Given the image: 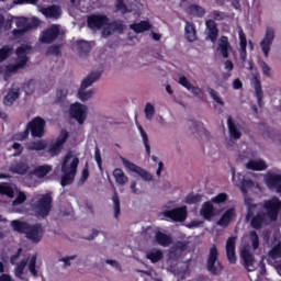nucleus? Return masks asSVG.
Wrapping results in <instances>:
<instances>
[{"label": "nucleus", "mask_w": 281, "mask_h": 281, "mask_svg": "<svg viewBox=\"0 0 281 281\" xmlns=\"http://www.w3.org/2000/svg\"><path fill=\"white\" fill-rule=\"evenodd\" d=\"M78 164H80V159L74 153L69 151L61 162V180L60 186L63 188L67 186H71L74 180L76 179V172H78Z\"/></svg>", "instance_id": "1"}, {"label": "nucleus", "mask_w": 281, "mask_h": 281, "mask_svg": "<svg viewBox=\"0 0 281 281\" xmlns=\"http://www.w3.org/2000/svg\"><path fill=\"white\" fill-rule=\"evenodd\" d=\"M11 227H13L14 232H19V234H25L26 238L32 243H41L45 232L41 224L30 225L29 223L19 220L12 221Z\"/></svg>", "instance_id": "2"}, {"label": "nucleus", "mask_w": 281, "mask_h": 281, "mask_svg": "<svg viewBox=\"0 0 281 281\" xmlns=\"http://www.w3.org/2000/svg\"><path fill=\"white\" fill-rule=\"evenodd\" d=\"M100 76L101 75L98 71L91 72L81 81V86L77 92V98L81 102H88V100H91L93 95H95V89H89V87H91V85H93L94 82H98V80H100Z\"/></svg>", "instance_id": "3"}, {"label": "nucleus", "mask_w": 281, "mask_h": 281, "mask_svg": "<svg viewBox=\"0 0 281 281\" xmlns=\"http://www.w3.org/2000/svg\"><path fill=\"white\" fill-rule=\"evenodd\" d=\"M52 203L53 198L50 193L38 194L33 199V210L35 216H41V218H45V216H49L52 212Z\"/></svg>", "instance_id": "4"}, {"label": "nucleus", "mask_w": 281, "mask_h": 281, "mask_svg": "<svg viewBox=\"0 0 281 281\" xmlns=\"http://www.w3.org/2000/svg\"><path fill=\"white\" fill-rule=\"evenodd\" d=\"M0 194H4L5 196H9V199H14L15 196V200L12 201V205H21L27 201V195L12 187L10 183L0 184Z\"/></svg>", "instance_id": "5"}, {"label": "nucleus", "mask_w": 281, "mask_h": 281, "mask_svg": "<svg viewBox=\"0 0 281 281\" xmlns=\"http://www.w3.org/2000/svg\"><path fill=\"white\" fill-rule=\"evenodd\" d=\"M31 50L32 48L27 45H22L16 49L18 57L15 64L7 67L9 74H14L15 71H19V69H23V67L27 65V54H30Z\"/></svg>", "instance_id": "6"}, {"label": "nucleus", "mask_w": 281, "mask_h": 281, "mask_svg": "<svg viewBox=\"0 0 281 281\" xmlns=\"http://www.w3.org/2000/svg\"><path fill=\"white\" fill-rule=\"evenodd\" d=\"M188 217V206L177 207L172 210H164L158 213V218L164 221V218H170L173 223H183Z\"/></svg>", "instance_id": "7"}, {"label": "nucleus", "mask_w": 281, "mask_h": 281, "mask_svg": "<svg viewBox=\"0 0 281 281\" xmlns=\"http://www.w3.org/2000/svg\"><path fill=\"white\" fill-rule=\"evenodd\" d=\"M87 113H89V108L79 102L71 104L69 108L70 117L76 120L80 125L85 124L87 121Z\"/></svg>", "instance_id": "8"}, {"label": "nucleus", "mask_w": 281, "mask_h": 281, "mask_svg": "<svg viewBox=\"0 0 281 281\" xmlns=\"http://www.w3.org/2000/svg\"><path fill=\"white\" fill-rule=\"evenodd\" d=\"M273 41H276V30L267 26L265 36L259 43L261 52L266 58H269V54H271V45H273Z\"/></svg>", "instance_id": "9"}, {"label": "nucleus", "mask_w": 281, "mask_h": 281, "mask_svg": "<svg viewBox=\"0 0 281 281\" xmlns=\"http://www.w3.org/2000/svg\"><path fill=\"white\" fill-rule=\"evenodd\" d=\"M218 260V250L216 249V246H211L210 254L207 258L206 269L210 271V273H213V276H218L222 271L221 263L216 262Z\"/></svg>", "instance_id": "10"}, {"label": "nucleus", "mask_w": 281, "mask_h": 281, "mask_svg": "<svg viewBox=\"0 0 281 281\" xmlns=\"http://www.w3.org/2000/svg\"><path fill=\"white\" fill-rule=\"evenodd\" d=\"M121 161L124 168L128 170V172H135L136 175H139L144 181H153V175H150V172L146 171L142 167L131 162L128 159L122 156H121Z\"/></svg>", "instance_id": "11"}, {"label": "nucleus", "mask_w": 281, "mask_h": 281, "mask_svg": "<svg viewBox=\"0 0 281 281\" xmlns=\"http://www.w3.org/2000/svg\"><path fill=\"white\" fill-rule=\"evenodd\" d=\"M37 10L43 14L46 19H53L58 21L63 16V9L58 4H53L49 7H44L43 4H37Z\"/></svg>", "instance_id": "12"}, {"label": "nucleus", "mask_w": 281, "mask_h": 281, "mask_svg": "<svg viewBox=\"0 0 281 281\" xmlns=\"http://www.w3.org/2000/svg\"><path fill=\"white\" fill-rule=\"evenodd\" d=\"M26 130H29V132L31 131L33 137H43L45 135V120L41 116L33 119L26 125Z\"/></svg>", "instance_id": "13"}, {"label": "nucleus", "mask_w": 281, "mask_h": 281, "mask_svg": "<svg viewBox=\"0 0 281 281\" xmlns=\"http://www.w3.org/2000/svg\"><path fill=\"white\" fill-rule=\"evenodd\" d=\"M67 139H69V132L61 131L57 140L55 143L50 144V146L48 148V153H49L50 157H57V155H60V153L63 151V146H64L65 142H67Z\"/></svg>", "instance_id": "14"}, {"label": "nucleus", "mask_w": 281, "mask_h": 281, "mask_svg": "<svg viewBox=\"0 0 281 281\" xmlns=\"http://www.w3.org/2000/svg\"><path fill=\"white\" fill-rule=\"evenodd\" d=\"M59 35H60V25L53 24L42 33L40 41L41 43H46V44L54 43V41H56Z\"/></svg>", "instance_id": "15"}, {"label": "nucleus", "mask_w": 281, "mask_h": 281, "mask_svg": "<svg viewBox=\"0 0 281 281\" xmlns=\"http://www.w3.org/2000/svg\"><path fill=\"white\" fill-rule=\"evenodd\" d=\"M109 16L102 14H93L88 18V27L90 30H102L104 25H109Z\"/></svg>", "instance_id": "16"}, {"label": "nucleus", "mask_w": 281, "mask_h": 281, "mask_svg": "<svg viewBox=\"0 0 281 281\" xmlns=\"http://www.w3.org/2000/svg\"><path fill=\"white\" fill-rule=\"evenodd\" d=\"M76 91V86L66 85L57 89L55 94V104H63L67 100L68 95H71Z\"/></svg>", "instance_id": "17"}, {"label": "nucleus", "mask_w": 281, "mask_h": 281, "mask_svg": "<svg viewBox=\"0 0 281 281\" xmlns=\"http://www.w3.org/2000/svg\"><path fill=\"white\" fill-rule=\"evenodd\" d=\"M240 256L243 258L245 269H247V271H255L256 267L254 265H256V259L249 250V246L243 247Z\"/></svg>", "instance_id": "18"}, {"label": "nucleus", "mask_w": 281, "mask_h": 281, "mask_svg": "<svg viewBox=\"0 0 281 281\" xmlns=\"http://www.w3.org/2000/svg\"><path fill=\"white\" fill-rule=\"evenodd\" d=\"M178 85H181V87H184L187 91H190L192 95L199 97L203 93V89L199 86H192L190 80L183 75L178 76Z\"/></svg>", "instance_id": "19"}, {"label": "nucleus", "mask_w": 281, "mask_h": 281, "mask_svg": "<svg viewBox=\"0 0 281 281\" xmlns=\"http://www.w3.org/2000/svg\"><path fill=\"white\" fill-rule=\"evenodd\" d=\"M189 245V241H177L169 250L168 256L170 260H178V258H181V255L188 249Z\"/></svg>", "instance_id": "20"}, {"label": "nucleus", "mask_w": 281, "mask_h": 281, "mask_svg": "<svg viewBox=\"0 0 281 281\" xmlns=\"http://www.w3.org/2000/svg\"><path fill=\"white\" fill-rule=\"evenodd\" d=\"M18 27L12 31L13 36H23L27 31V19L26 18H11V24Z\"/></svg>", "instance_id": "21"}, {"label": "nucleus", "mask_w": 281, "mask_h": 281, "mask_svg": "<svg viewBox=\"0 0 281 281\" xmlns=\"http://www.w3.org/2000/svg\"><path fill=\"white\" fill-rule=\"evenodd\" d=\"M232 44H229L227 36H222L217 42V54L223 56V58H229V52H232Z\"/></svg>", "instance_id": "22"}, {"label": "nucleus", "mask_w": 281, "mask_h": 281, "mask_svg": "<svg viewBox=\"0 0 281 281\" xmlns=\"http://www.w3.org/2000/svg\"><path fill=\"white\" fill-rule=\"evenodd\" d=\"M217 211L214 209V204L212 202H204L200 209V216L204 218V221H212L214 216H216Z\"/></svg>", "instance_id": "23"}, {"label": "nucleus", "mask_w": 281, "mask_h": 281, "mask_svg": "<svg viewBox=\"0 0 281 281\" xmlns=\"http://www.w3.org/2000/svg\"><path fill=\"white\" fill-rule=\"evenodd\" d=\"M226 256L231 265H236V237L232 236L226 240Z\"/></svg>", "instance_id": "24"}, {"label": "nucleus", "mask_w": 281, "mask_h": 281, "mask_svg": "<svg viewBox=\"0 0 281 281\" xmlns=\"http://www.w3.org/2000/svg\"><path fill=\"white\" fill-rule=\"evenodd\" d=\"M266 183L270 188H274L281 194V175L268 172Z\"/></svg>", "instance_id": "25"}, {"label": "nucleus", "mask_w": 281, "mask_h": 281, "mask_svg": "<svg viewBox=\"0 0 281 281\" xmlns=\"http://www.w3.org/2000/svg\"><path fill=\"white\" fill-rule=\"evenodd\" d=\"M142 8V4L139 2H134V7L133 5H128L124 3V0H117L116 2V10L119 12H122V14H126L128 12H137V10H139Z\"/></svg>", "instance_id": "26"}, {"label": "nucleus", "mask_w": 281, "mask_h": 281, "mask_svg": "<svg viewBox=\"0 0 281 281\" xmlns=\"http://www.w3.org/2000/svg\"><path fill=\"white\" fill-rule=\"evenodd\" d=\"M227 127L231 139H240L243 137V133H240V130H238V126L234 123L232 116H228L227 119Z\"/></svg>", "instance_id": "27"}, {"label": "nucleus", "mask_w": 281, "mask_h": 281, "mask_svg": "<svg viewBox=\"0 0 281 281\" xmlns=\"http://www.w3.org/2000/svg\"><path fill=\"white\" fill-rule=\"evenodd\" d=\"M89 49H91V46L87 41L80 40L74 44V50L77 52L81 58L89 54Z\"/></svg>", "instance_id": "28"}, {"label": "nucleus", "mask_w": 281, "mask_h": 281, "mask_svg": "<svg viewBox=\"0 0 281 281\" xmlns=\"http://www.w3.org/2000/svg\"><path fill=\"white\" fill-rule=\"evenodd\" d=\"M205 25L210 41L215 43L216 38H218V27H216V22H214V20H207Z\"/></svg>", "instance_id": "29"}, {"label": "nucleus", "mask_w": 281, "mask_h": 281, "mask_svg": "<svg viewBox=\"0 0 281 281\" xmlns=\"http://www.w3.org/2000/svg\"><path fill=\"white\" fill-rule=\"evenodd\" d=\"M184 36L189 43H194L196 41V27L194 23L187 22L184 26Z\"/></svg>", "instance_id": "30"}, {"label": "nucleus", "mask_w": 281, "mask_h": 281, "mask_svg": "<svg viewBox=\"0 0 281 281\" xmlns=\"http://www.w3.org/2000/svg\"><path fill=\"white\" fill-rule=\"evenodd\" d=\"M112 175L117 186H126V183H128V178L121 168L114 169Z\"/></svg>", "instance_id": "31"}, {"label": "nucleus", "mask_w": 281, "mask_h": 281, "mask_svg": "<svg viewBox=\"0 0 281 281\" xmlns=\"http://www.w3.org/2000/svg\"><path fill=\"white\" fill-rule=\"evenodd\" d=\"M19 88H12L4 97L3 103L5 106H12L19 100Z\"/></svg>", "instance_id": "32"}, {"label": "nucleus", "mask_w": 281, "mask_h": 281, "mask_svg": "<svg viewBox=\"0 0 281 281\" xmlns=\"http://www.w3.org/2000/svg\"><path fill=\"white\" fill-rule=\"evenodd\" d=\"M146 258L153 263L159 262V260L164 259V251L157 248H153L146 251Z\"/></svg>", "instance_id": "33"}, {"label": "nucleus", "mask_w": 281, "mask_h": 281, "mask_svg": "<svg viewBox=\"0 0 281 281\" xmlns=\"http://www.w3.org/2000/svg\"><path fill=\"white\" fill-rule=\"evenodd\" d=\"M247 170H267V162L262 159L250 160L246 164Z\"/></svg>", "instance_id": "34"}, {"label": "nucleus", "mask_w": 281, "mask_h": 281, "mask_svg": "<svg viewBox=\"0 0 281 281\" xmlns=\"http://www.w3.org/2000/svg\"><path fill=\"white\" fill-rule=\"evenodd\" d=\"M30 167L25 162H16L13 165H10L9 172H12V175H25Z\"/></svg>", "instance_id": "35"}, {"label": "nucleus", "mask_w": 281, "mask_h": 281, "mask_svg": "<svg viewBox=\"0 0 281 281\" xmlns=\"http://www.w3.org/2000/svg\"><path fill=\"white\" fill-rule=\"evenodd\" d=\"M45 148H47L46 140H31L26 144L27 150H35L38 153L41 150H45Z\"/></svg>", "instance_id": "36"}, {"label": "nucleus", "mask_w": 281, "mask_h": 281, "mask_svg": "<svg viewBox=\"0 0 281 281\" xmlns=\"http://www.w3.org/2000/svg\"><path fill=\"white\" fill-rule=\"evenodd\" d=\"M188 14L191 16H198L199 19H202V16H205V9L198 4H191L187 9Z\"/></svg>", "instance_id": "37"}, {"label": "nucleus", "mask_w": 281, "mask_h": 281, "mask_svg": "<svg viewBox=\"0 0 281 281\" xmlns=\"http://www.w3.org/2000/svg\"><path fill=\"white\" fill-rule=\"evenodd\" d=\"M130 30H133L136 34H142V32H148V30H150V23L148 21L134 23L130 25Z\"/></svg>", "instance_id": "38"}, {"label": "nucleus", "mask_w": 281, "mask_h": 281, "mask_svg": "<svg viewBox=\"0 0 281 281\" xmlns=\"http://www.w3.org/2000/svg\"><path fill=\"white\" fill-rule=\"evenodd\" d=\"M281 260V243L273 246L269 251V262H280Z\"/></svg>", "instance_id": "39"}, {"label": "nucleus", "mask_w": 281, "mask_h": 281, "mask_svg": "<svg viewBox=\"0 0 281 281\" xmlns=\"http://www.w3.org/2000/svg\"><path fill=\"white\" fill-rule=\"evenodd\" d=\"M155 238H156L158 245H161V247H169V245H172V237H170L161 232H157L155 235Z\"/></svg>", "instance_id": "40"}, {"label": "nucleus", "mask_w": 281, "mask_h": 281, "mask_svg": "<svg viewBox=\"0 0 281 281\" xmlns=\"http://www.w3.org/2000/svg\"><path fill=\"white\" fill-rule=\"evenodd\" d=\"M235 211L234 209H229L227 210L222 217L220 218V221L217 222V225H220V227H227L229 225V221H232V217L234 216Z\"/></svg>", "instance_id": "41"}, {"label": "nucleus", "mask_w": 281, "mask_h": 281, "mask_svg": "<svg viewBox=\"0 0 281 281\" xmlns=\"http://www.w3.org/2000/svg\"><path fill=\"white\" fill-rule=\"evenodd\" d=\"M136 126H137V130L139 131L140 137L143 139L145 150H146L147 155H150V144H148V133H146V131H144V127H142L139 125V123H137Z\"/></svg>", "instance_id": "42"}, {"label": "nucleus", "mask_w": 281, "mask_h": 281, "mask_svg": "<svg viewBox=\"0 0 281 281\" xmlns=\"http://www.w3.org/2000/svg\"><path fill=\"white\" fill-rule=\"evenodd\" d=\"M52 172V167L49 166H41L35 169V176L38 177V179H43V177H47Z\"/></svg>", "instance_id": "43"}, {"label": "nucleus", "mask_w": 281, "mask_h": 281, "mask_svg": "<svg viewBox=\"0 0 281 281\" xmlns=\"http://www.w3.org/2000/svg\"><path fill=\"white\" fill-rule=\"evenodd\" d=\"M3 30L8 32V30H12V19H5L3 14H0V32Z\"/></svg>", "instance_id": "44"}, {"label": "nucleus", "mask_w": 281, "mask_h": 281, "mask_svg": "<svg viewBox=\"0 0 281 281\" xmlns=\"http://www.w3.org/2000/svg\"><path fill=\"white\" fill-rule=\"evenodd\" d=\"M25 267H27V260H22L16 263V267L14 269V276L16 278L23 279V271L25 270Z\"/></svg>", "instance_id": "45"}, {"label": "nucleus", "mask_w": 281, "mask_h": 281, "mask_svg": "<svg viewBox=\"0 0 281 281\" xmlns=\"http://www.w3.org/2000/svg\"><path fill=\"white\" fill-rule=\"evenodd\" d=\"M12 49L13 48L10 45L3 46L0 49V63H3V60H5L7 58H10V56H12Z\"/></svg>", "instance_id": "46"}, {"label": "nucleus", "mask_w": 281, "mask_h": 281, "mask_svg": "<svg viewBox=\"0 0 281 281\" xmlns=\"http://www.w3.org/2000/svg\"><path fill=\"white\" fill-rule=\"evenodd\" d=\"M113 202V210H114V218H117L120 216V196H117V192H114V195L112 196Z\"/></svg>", "instance_id": "47"}, {"label": "nucleus", "mask_w": 281, "mask_h": 281, "mask_svg": "<svg viewBox=\"0 0 281 281\" xmlns=\"http://www.w3.org/2000/svg\"><path fill=\"white\" fill-rule=\"evenodd\" d=\"M29 261V271L36 278L38 272L36 271V255H33L31 258L27 259Z\"/></svg>", "instance_id": "48"}, {"label": "nucleus", "mask_w": 281, "mask_h": 281, "mask_svg": "<svg viewBox=\"0 0 281 281\" xmlns=\"http://www.w3.org/2000/svg\"><path fill=\"white\" fill-rule=\"evenodd\" d=\"M207 93H209V95H211V98L214 100V102H216L221 106H225V101H223V99L221 97H218L215 89L207 88Z\"/></svg>", "instance_id": "49"}, {"label": "nucleus", "mask_w": 281, "mask_h": 281, "mask_svg": "<svg viewBox=\"0 0 281 281\" xmlns=\"http://www.w3.org/2000/svg\"><path fill=\"white\" fill-rule=\"evenodd\" d=\"M144 113L146 120H153L155 117V105L153 103H146Z\"/></svg>", "instance_id": "50"}, {"label": "nucleus", "mask_w": 281, "mask_h": 281, "mask_svg": "<svg viewBox=\"0 0 281 281\" xmlns=\"http://www.w3.org/2000/svg\"><path fill=\"white\" fill-rule=\"evenodd\" d=\"M41 23H43L41 19L36 16L31 18V20H27V31L30 32V30H36V27H40Z\"/></svg>", "instance_id": "51"}, {"label": "nucleus", "mask_w": 281, "mask_h": 281, "mask_svg": "<svg viewBox=\"0 0 281 281\" xmlns=\"http://www.w3.org/2000/svg\"><path fill=\"white\" fill-rule=\"evenodd\" d=\"M78 258V256L76 255H70V256H66L59 259V262H64V269H67L69 267H71V262H74V260H76Z\"/></svg>", "instance_id": "52"}, {"label": "nucleus", "mask_w": 281, "mask_h": 281, "mask_svg": "<svg viewBox=\"0 0 281 281\" xmlns=\"http://www.w3.org/2000/svg\"><path fill=\"white\" fill-rule=\"evenodd\" d=\"M201 199L202 196L199 195V194H189L184 202L188 204V205H194V203H201Z\"/></svg>", "instance_id": "53"}, {"label": "nucleus", "mask_w": 281, "mask_h": 281, "mask_svg": "<svg viewBox=\"0 0 281 281\" xmlns=\"http://www.w3.org/2000/svg\"><path fill=\"white\" fill-rule=\"evenodd\" d=\"M47 56H60V45H52L46 50Z\"/></svg>", "instance_id": "54"}, {"label": "nucleus", "mask_w": 281, "mask_h": 281, "mask_svg": "<svg viewBox=\"0 0 281 281\" xmlns=\"http://www.w3.org/2000/svg\"><path fill=\"white\" fill-rule=\"evenodd\" d=\"M110 26L112 27L113 32H119L120 34L124 32V24L122 23V21H114L110 23Z\"/></svg>", "instance_id": "55"}, {"label": "nucleus", "mask_w": 281, "mask_h": 281, "mask_svg": "<svg viewBox=\"0 0 281 281\" xmlns=\"http://www.w3.org/2000/svg\"><path fill=\"white\" fill-rule=\"evenodd\" d=\"M256 98L259 106H262V87H260V81H257Z\"/></svg>", "instance_id": "56"}, {"label": "nucleus", "mask_w": 281, "mask_h": 281, "mask_svg": "<svg viewBox=\"0 0 281 281\" xmlns=\"http://www.w3.org/2000/svg\"><path fill=\"white\" fill-rule=\"evenodd\" d=\"M227 201V195L225 193H220L211 200V203H225Z\"/></svg>", "instance_id": "57"}, {"label": "nucleus", "mask_w": 281, "mask_h": 281, "mask_svg": "<svg viewBox=\"0 0 281 281\" xmlns=\"http://www.w3.org/2000/svg\"><path fill=\"white\" fill-rule=\"evenodd\" d=\"M36 89V85L34 81H29L26 85H24V91L27 95H31V93H34Z\"/></svg>", "instance_id": "58"}, {"label": "nucleus", "mask_w": 281, "mask_h": 281, "mask_svg": "<svg viewBox=\"0 0 281 281\" xmlns=\"http://www.w3.org/2000/svg\"><path fill=\"white\" fill-rule=\"evenodd\" d=\"M250 240L252 243V248L257 249L260 245L259 239H258V233L256 231L250 232Z\"/></svg>", "instance_id": "59"}, {"label": "nucleus", "mask_w": 281, "mask_h": 281, "mask_svg": "<svg viewBox=\"0 0 281 281\" xmlns=\"http://www.w3.org/2000/svg\"><path fill=\"white\" fill-rule=\"evenodd\" d=\"M239 45L240 47L247 46V37L241 27H238Z\"/></svg>", "instance_id": "60"}, {"label": "nucleus", "mask_w": 281, "mask_h": 281, "mask_svg": "<svg viewBox=\"0 0 281 281\" xmlns=\"http://www.w3.org/2000/svg\"><path fill=\"white\" fill-rule=\"evenodd\" d=\"M105 265H110V267H113L116 271H122V266L115 259H106Z\"/></svg>", "instance_id": "61"}, {"label": "nucleus", "mask_w": 281, "mask_h": 281, "mask_svg": "<svg viewBox=\"0 0 281 281\" xmlns=\"http://www.w3.org/2000/svg\"><path fill=\"white\" fill-rule=\"evenodd\" d=\"M189 127L192 133H199V131H201V123L196 121H191Z\"/></svg>", "instance_id": "62"}, {"label": "nucleus", "mask_w": 281, "mask_h": 281, "mask_svg": "<svg viewBox=\"0 0 281 281\" xmlns=\"http://www.w3.org/2000/svg\"><path fill=\"white\" fill-rule=\"evenodd\" d=\"M113 33H114V31H113L111 24L108 23V26L105 29H103V31H102V36H103V38H106L108 36L113 35Z\"/></svg>", "instance_id": "63"}, {"label": "nucleus", "mask_w": 281, "mask_h": 281, "mask_svg": "<svg viewBox=\"0 0 281 281\" xmlns=\"http://www.w3.org/2000/svg\"><path fill=\"white\" fill-rule=\"evenodd\" d=\"M27 137H30V132L27 128L24 132L15 135V139L20 140V142H24V139H27Z\"/></svg>", "instance_id": "64"}]
</instances>
